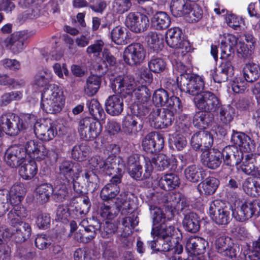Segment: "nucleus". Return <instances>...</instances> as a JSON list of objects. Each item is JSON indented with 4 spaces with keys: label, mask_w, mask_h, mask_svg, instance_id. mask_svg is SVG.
Here are the masks:
<instances>
[{
    "label": "nucleus",
    "mask_w": 260,
    "mask_h": 260,
    "mask_svg": "<svg viewBox=\"0 0 260 260\" xmlns=\"http://www.w3.org/2000/svg\"><path fill=\"white\" fill-rule=\"evenodd\" d=\"M110 87L114 92L128 98L131 104H136L138 108L147 103L150 97L149 90L140 82H111Z\"/></svg>",
    "instance_id": "nucleus-1"
},
{
    "label": "nucleus",
    "mask_w": 260,
    "mask_h": 260,
    "mask_svg": "<svg viewBox=\"0 0 260 260\" xmlns=\"http://www.w3.org/2000/svg\"><path fill=\"white\" fill-rule=\"evenodd\" d=\"M45 83L42 93L41 108L46 113H57L64 103L63 92L54 84Z\"/></svg>",
    "instance_id": "nucleus-2"
},
{
    "label": "nucleus",
    "mask_w": 260,
    "mask_h": 260,
    "mask_svg": "<svg viewBox=\"0 0 260 260\" xmlns=\"http://www.w3.org/2000/svg\"><path fill=\"white\" fill-rule=\"evenodd\" d=\"M170 10L174 16H185L189 23L198 22L203 17L202 8L197 4L192 6L189 0H171Z\"/></svg>",
    "instance_id": "nucleus-3"
},
{
    "label": "nucleus",
    "mask_w": 260,
    "mask_h": 260,
    "mask_svg": "<svg viewBox=\"0 0 260 260\" xmlns=\"http://www.w3.org/2000/svg\"><path fill=\"white\" fill-rule=\"evenodd\" d=\"M139 158L137 154L133 155L128 157L126 167L128 173L132 178L137 180L148 178L151 176L153 169L150 158L148 157H144V172L140 165Z\"/></svg>",
    "instance_id": "nucleus-4"
},
{
    "label": "nucleus",
    "mask_w": 260,
    "mask_h": 260,
    "mask_svg": "<svg viewBox=\"0 0 260 260\" xmlns=\"http://www.w3.org/2000/svg\"><path fill=\"white\" fill-rule=\"evenodd\" d=\"M239 206L232 211V216L237 220L243 222L250 218L253 215H260V200L252 202H239Z\"/></svg>",
    "instance_id": "nucleus-5"
},
{
    "label": "nucleus",
    "mask_w": 260,
    "mask_h": 260,
    "mask_svg": "<svg viewBox=\"0 0 260 260\" xmlns=\"http://www.w3.org/2000/svg\"><path fill=\"white\" fill-rule=\"evenodd\" d=\"M193 100L198 109L207 112H216L221 104L219 98L209 91L201 92L194 96Z\"/></svg>",
    "instance_id": "nucleus-6"
},
{
    "label": "nucleus",
    "mask_w": 260,
    "mask_h": 260,
    "mask_svg": "<svg viewBox=\"0 0 260 260\" xmlns=\"http://www.w3.org/2000/svg\"><path fill=\"white\" fill-rule=\"evenodd\" d=\"M126 166L122 164V160L118 161L117 174L111 178L110 182L106 184L101 190L100 197L104 201H109L114 199L119 193L120 188L118 184L121 182L122 174Z\"/></svg>",
    "instance_id": "nucleus-7"
},
{
    "label": "nucleus",
    "mask_w": 260,
    "mask_h": 260,
    "mask_svg": "<svg viewBox=\"0 0 260 260\" xmlns=\"http://www.w3.org/2000/svg\"><path fill=\"white\" fill-rule=\"evenodd\" d=\"M78 131L82 139L89 141L98 137L102 131V126L96 119L85 117L79 122Z\"/></svg>",
    "instance_id": "nucleus-8"
},
{
    "label": "nucleus",
    "mask_w": 260,
    "mask_h": 260,
    "mask_svg": "<svg viewBox=\"0 0 260 260\" xmlns=\"http://www.w3.org/2000/svg\"><path fill=\"white\" fill-rule=\"evenodd\" d=\"M211 218L217 224L225 225L231 221V213L224 202L215 200L212 202L209 209Z\"/></svg>",
    "instance_id": "nucleus-9"
},
{
    "label": "nucleus",
    "mask_w": 260,
    "mask_h": 260,
    "mask_svg": "<svg viewBox=\"0 0 260 260\" xmlns=\"http://www.w3.org/2000/svg\"><path fill=\"white\" fill-rule=\"evenodd\" d=\"M25 193L24 185L19 183L14 184L9 191L0 189V202L2 204L8 203L9 206H17L23 200Z\"/></svg>",
    "instance_id": "nucleus-10"
},
{
    "label": "nucleus",
    "mask_w": 260,
    "mask_h": 260,
    "mask_svg": "<svg viewBox=\"0 0 260 260\" xmlns=\"http://www.w3.org/2000/svg\"><path fill=\"white\" fill-rule=\"evenodd\" d=\"M88 167L92 170H97L109 176L117 173L118 168L115 158L109 157L103 160L97 155L92 156L88 160Z\"/></svg>",
    "instance_id": "nucleus-11"
},
{
    "label": "nucleus",
    "mask_w": 260,
    "mask_h": 260,
    "mask_svg": "<svg viewBox=\"0 0 260 260\" xmlns=\"http://www.w3.org/2000/svg\"><path fill=\"white\" fill-rule=\"evenodd\" d=\"M126 194H120L115 202L116 206H109L103 204L100 207V215L104 219L112 220L117 215L118 212L121 210H127L130 209V205L127 201Z\"/></svg>",
    "instance_id": "nucleus-12"
},
{
    "label": "nucleus",
    "mask_w": 260,
    "mask_h": 260,
    "mask_svg": "<svg viewBox=\"0 0 260 260\" xmlns=\"http://www.w3.org/2000/svg\"><path fill=\"white\" fill-rule=\"evenodd\" d=\"M22 128V125L20 123V118L16 114L8 112L1 116L0 136L2 132L10 136L16 135Z\"/></svg>",
    "instance_id": "nucleus-13"
},
{
    "label": "nucleus",
    "mask_w": 260,
    "mask_h": 260,
    "mask_svg": "<svg viewBox=\"0 0 260 260\" xmlns=\"http://www.w3.org/2000/svg\"><path fill=\"white\" fill-rule=\"evenodd\" d=\"M152 101L156 106H166L168 108H173L176 112L182 111V105L179 99L174 96L169 98L168 93L163 89L155 91Z\"/></svg>",
    "instance_id": "nucleus-14"
},
{
    "label": "nucleus",
    "mask_w": 260,
    "mask_h": 260,
    "mask_svg": "<svg viewBox=\"0 0 260 260\" xmlns=\"http://www.w3.org/2000/svg\"><path fill=\"white\" fill-rule=\"evenodd\" d=\"M126 26L132 31L141 33L146 31L149 26L148 16L138 12H131L125 19Z\"/></svg>",
    "instance_id": "nucleus-15"
},
{
    "label": "nucleus",
    "mask_w": 260,
    "mask_h": 260,
    "mask_svg": "<svg viewBox=\"0 0 260 260\" xmlns=\"http://www.w3.org/2000/svg\"><path fill=\"white\" fill-rule=\"evenodd\" d=\"M214 246L218 252L222 256L236 260L238 250L233 240L229 237L220 236L217 237Z\"/></svg>",
    "instance_id": "nucleus-16"
},
{
    "label": "nucleus",
    "mask_w": 260,
    "mask_h": 260,
    "mask_svg": "<svg viewBox=\"0 0 260 260\" xmlns=\"http://www.w3.org/2000/svg\"><path fill=\"white\" fill-rule=\"evenodd\" d=\"M34 34L25 30L15 32L5 40L6 47L14 54H18L24 49L25 41Z\"/></svg>",
    "instance_id": "nucleus-17"
},
{
    "label": "nucleus",
    "mask_w": 260,
    "mask_h": 260,
    "mask_svg": "<svg viewBox=\"0 0 260 260\" xmlns=\"http://www.w3.org/2000/svg\"><path fill=\"white\" fill-rule=\"evenodd\" d=\"M36 136L43 141L52 140L57 135V131L50 119H41L34 124Z\"/></svg>",
    "instance_id": "nucleus-18"
},
{
    "label": "nucleus",
    "mask_w": 260,
    "mask_h": 260,
    "mask_svg": "<svg viewBox=\"0 0 260 260\" xmlns=\"http://www.w3.org/2000/svg\"><path fill=\"white\" fill-rule=\"evenodd\" d=\"M146 56L143 46L139 43L129 45L123 52L124 61L129 65H137L142 63Z\"/></svg>",
    "instance_id": "nucleus-19"
},
{
    "label": "nucleus",
    "mask_w": 260,
    "mask_h": 260,
    "mask_svg": "<svg viewBox=\"0 0 260 260\" xmlns=\"http://www.w3.org/2000/svg\"><path fill=\"white\" fill-rule=\"evenodd\" d=\"M59 174L66 179L72 180L73 188L75 190L76 181L78 179L81 167L78 163H74L70 160L62 161L59 166Z\"/></svg>",
    "instance_id": "nucleus-20"
},
{
    "label": "nucleus",
    "mask_w": 260,
    "mask_h": 260,
    "mask_svg": "<svg viewBox=\"0 0 260 260\" xmlns=\"http://www.w3.org/2000/svg\"><path fill=\"white\" fill-rule=\"evenodd\" d=\"M5 158L8 165L12 168H17L26 161V153L21 146H12L6 151Z\"/></svg>",
    "instance_id": "nucleus-21"
},
{
    "label": "nucleus",
    "mask_w": 260,
    "mask_h": 260,
    "mask_svg": "<svg viewBox=\"0 0 260 260\" xmlns=\"http://www.w3.org/2000/svg\"><path fill=\"white\" fill-rule=\"evenodd\" d=\"M240 39L238 38L237 53L244 58L249 59L254 48V38L251 33L246 32L240 36Z\"/></svg>",
    "instance_id": "nucleus-22"
},
{
    "label": "nucleus",
    "mask_w": 260,
    "mask_h": 260,
    "mask_svg": "<svg viewBox=\"0 0 260 260\" xmlns=\"http://www.w3.org/2000/svg\"><path fill=\"white\" fill-rule=\"evenodd\" d=\"M24 151L30 158L37 161L44 159L48 155V150L44 145L35 140L27 141L24 144Z\"/></svg>",
    "instance_id": "nucleus-23"
},
{
    "label": "nucleus",
    "mask_w": 260,
    "mask_h": 260,
    "mask_svg": "<svg viewBox=\"0 0 260 260\" xmlns=\"http://www.w3.org/2000/svg\"><path fill=\"white\" fill-rule=\"evenodd\" d=\"M164 145V138L160 134L155 132L149 133L144 137L142 142L143 149L150 153L161 150Z\"/></svg>",
    "instance_id": "nucleus-24"
},
{
    "label": "nucleus",
    "mask_w": 260,
    "mask_h": 260,
    "mask_svg": "<svg viewBox=\"0 0 260 260\" xmlns=\"http://www.w3.org/2000/svg\"><path fill=\"white\" fill-rule=\"evenodd\" d=\"M208 245V243L204 239L198 237H190L187 241L186 249L194 256L188 260H193L195 257L203 256L205 260V256L202 255L205 252L206 248Z\"/></svg>",
    "instance_id": "nucleus-25"
},
{
    "label": "nucleus",
    "mask_w": 260,
    "mask_h": 260,
    "mask_svg": "<svg viewBox=\"0 0 260 260\" xmlns=\"http://www.w3.org/2000/svg\"><path fill=\"white\" fill-rule=\"evenodd\" d=\"M231 142L240 147L239 150L244 152L252 153L255 149L254 141L243 133L236 132L232 135Z\"/></svg>",
    "instance_id": "nucleus-26"
},
{
    "label": "nucleus",
    "mask_w": 260,
    "mask_h": 260,
    "mask_svg": "<svg viewBox=\"0 0 260 260\" xmlns=\"http://www.w3.org/2000/svg\"><path fill=\"white\" fill-rule=\"evenodd\" d=\"M224 163L227 166H236L241 162L244 154L239 149L234 146H226L221 152Z\"/></svg>",
    "instance_id": "nucleus-27"
},
{
    "label": "nucleus",
    "mask_w": 260,
    "mask_h": 260,
    "mask_svg": "<svg viewBox=\"0 0 260 260\" xmlns=\"http://www.w3.org/2000/svg\"><path fill=\"white\" fill-rule=\"evenodd\" d=\"M203 164L211 169H216L221 162V152L216 149H211L203 152L201 156Z\"/></svg>",
    "instance_id": "nucleus-28"
},
{
    "label": "nucleus",
    "mask_w": 260,
    "mask_h": 260,
    "mask_svg": "<svg viewBox=\"0 0 260 260\" xmlns=\"http://www.w3.org/2000/svg\"><path fill=\"white\" fill-rule=\"evenodd\" d=\"M236 165L237 169L248 175H256L257 167L254 163L257 160V154L249 153L245 156L244 159Z\"/></svg>",
    "instance_id": "nucleus-29"
},
{
    "label": "nucleus",
    "mask_w": 260,
    "mask_h": 260,
    "mask_svg": "<svg viewBox=\"0 0 260 260\" xmlns=\"http://www.w3.org/2000/svg\"><path fill=\"white\" fill-rule=\"evenodd\" d=\"M186 67L181 62H176L173 64V74L175 76L176 81H203L202 77L194 74H187L186 73Z\"/></svg>",
    "instance_id": "nucleus-30"
},
{
    "label": "nucleus",
    "mask_w": 260,
    "mask_h": 260,
    "mask_svg": "<svg viewBox=\"0 0 260 260\" xmlns=\"http://www.w3.org/2000/svg\"><path fill=\"white\" fill-rule=\"evenodd\" d=\"M238 38L234 35H228L221 41V56L222 59H227L234 52V47L237 51Z\"/></svg>",
    "instance_id": "nucleus-31"
},
{
    "label": "nucleus",
    "mask_w": 260,
    "mask_h": 260,
    "mask_svg": "<svg viewBox=\"0 0 260 260\" xmlns=\"http://www.w3.org/2000/svg\"><path fill=\"white\" fill-rule=\"evenodd\" d=\"M166 40L167 44L171 48H180L183 47L182 32L178 27L171 28L167 31Z\"/></svg>",
    "instance_id": "nucleus-32"
},
{
    "label": "nucleus",
    "mask_w": 260,
    "mask_h": 260,
    "mask_svg": "<svg viewBox=\"0 0 260 260\" xmlns=\"http://www.w3.org/2000/svg\"><path fill=\"white\" fill-rule=\"evenodd\" d=\"M105 106L108 114L112 116L118 115L123 110V99L118 95H110L107 99Z\"/></svg>",
    "instance_id": "nucleus-33"
},
{
    "label": "nucleus",
    "mask_w": 260,
    "mask_h": 260,
    "mask_svg": "<svg viewBox=\"0 0 260 260\" xmlns=\"http://www.w3.org/2000/svg\"><path fill=\"white\" fill-rule=\"evenodd\" d=\"M185 178L189 182L197 183L206 176L204 169L198 165L192 164L184 170Z\"/></svg>",
    "instance_id": "nucleus-34"
},
{
    "label": "nucleus",
    "mask_w": 260,
    "mask_h": 260,
    "mask_svg": "<svg viewBox=\"0 0 260 260\" xmlns=\"http://www.w3.org/2000/svg\"><path fill=\"white\" fill-rule=\"evenodd\" d=\"M175 231V227L167 222L161 223L159 225L152 228L151 234L152 236L155 235L157 239L161 238L165 240L166 238L170 239L173 235Z\"/></svg>",
    "instance_id": "nucleus-35"
},
{
    "label": "nucleus",
    "mask_w": 260,
    "mask_h": 260,
    "mask_svg": "<svg viewBox=\"0 0 260 260\" xmlns=\"http://www.w3.org/2000/svg\"><path fill=\"white\" fill-rule=\"evenodd\" d=\"M151 23L152 26L156 29H165L170 25L171 18L166 12H157L153 16Z\"/></svg>",
    "instance_id": "nucleus-36"
},
{
    "label": "nucleus",
    "mask_w": 260,
    "mask_h": 260,
    "mask_svg": "<svg viewBox=\"0 0 260 260\" xmlns=\"http://www.w3.org/2000/svg\"><path fill=\"white\" fill-rule=\"evenodd\" d=\"M200 219L195 213L190 212L184 215L182 224L185 230L191 233H196L200 229Z\"/></svg>",
    "instance_id": "nucleus-37"
},
{
    "label": "nucleus",
    "mask_w": 260,
    "mask_h": 260,
    "mask_svg": "<svg viewBox=\"0 0 260 260\" xmlns=\"http://www.w3.org/2000/svg\"><path fill=\"white\" fill-rule=\"evenodd\" d=\"M180 184L179 177L175 174H166L160 178L158 185L160 187L166 190L175 189Z\"/></svg>",
    "instance_id": "nucleus-38"
},
{
    "label": "nucleus",
    "mask_w": 260,
    "mask_h": 260,
    "mask_svg": "<svg viewBox=\"0 0 260 260\" xmlns=\"http://www.w3.org/2000/svg\"><path fill=\"white\" fill-rule=\"evenodd\" d=\"M150 210L154 225L160 222H166L168 220H170L174 216L172 211L170 210L166 211L165 213L160 208L156 206H151Z\"/></svg>",
    "instance_id": "nucleus-39"
},
{
    "label": "nucleus",
    "mask_w": 260,
    "mask_h": 260,
    "mask_svg": "<svg viewBox=\"0 0 260 260\" xmlns=\"http://www.w3.org/2000/svg\"><path fill=\"white\" fill-rule=\"evenodd\" d=\"M167 200L171 207L178 211L185 210L189 205L186 198L180 193H170Z\"/></svg>",
    "instance_id": "nucleus-40"
},
{
    "label": "nucleus",
    "mask_w": 260,
    "mask_h": 260,
    "mask_svg": "<svg viewBox=\"0 0 260 260\" xmlns=\"http://www.w3.org/2000/svg\"><path fill=\"white\" fill-rule=\"evenodd\" d=\"M19 169L20 176L24 179L32 178L38 172V167L36 162L33 160L24 161Z\"/></svg>",
    "instance_id": "nucleus-41"
},
{
    "label": "nucleus",
    "mask_w": 260,
    "mask_h": 260,
    "mask_svg": "<svg viewBox=\"0 0 260 260\" xmlns=\"http://www.w3.org/2000/svg\"><path fill=\"white\" fill-rule=\"evenodd\" d=\"M219 185V181L214 177L207 178L198 185V190L201 193L212 194L215 192Z\"/></svg>",
    "instance_id": "nucleus-42"
},
{
    "label": "nucleus",
    "mask_w": 260,
    "mask_h": 260,
    "mask_svg": "<svg viewBox=\"0 0 260 260\" xmlns=\"http://www.w3.org/2000/svg\"><path fill=\"white\" fill-rule=\"evenodd\" d=\"M138 117L131 115L126 116L122 123L123 130L128 134H136L142 128V124L138 121Z\"/></svg>",
    "instance_id": "nucleus-43"
},
{
    "label": "nucleus",
    "mask_w": 260,
    "mask_h": 260,
    "mask_svg": "<svg viewBox=\"0 0 260 260\" xmlns=\"http://www.w3.org/2000/svg\"><path fill=\"white\" fill-rule=\"evenodd\" d=\"M111 37L113 42L120 45L128 43L129 39L126 29L120 26H117L112 30Z\"/></svg>",
    "instance_id": "nucleus-44"
},
{
    "label": "nucleus",
    "mask_w": 260,
    "mask_h": 260,
    "mask_svg": "<svg viewBox=\"0 0 260 260\" xmlns=\"http://www.w3.org/2000/svg\"><path fill=\"white\" fill-rule=\"evenodd\" d=\"M163 109L160 113L159 122L156 124V128H164L171 125L174 120V112L177 113L173 108Z\"/></svg>",
    "instance_id": "nucleus-45"
},
{
    "label": "nucleus",
    "mask_w": 260,
    "mask_h": 260,
    "mask_svg": "<svg viewBox=\"0 0 260 260\" xmlns=\"http://www.w3.org/2000/svg\"><path fill=\"white\" fill-rule=\"evenodd\" d=\"M53 186L49 183H43L37 187L36 190V197L41 203L47 202L53 194Z\"/></svg>",
    "instance_id": "nucleus-46"
},
{
    "label": "nucleus",
    "mask_w": 260,
    "mask_h": 260,
    "mask_svg": "<svg viewBox=\"0 0 260 260\" xmlns=\"http://www.w3.org/2000/svg\"><path fill=\"white\" fill-rule=\"evenodd\" d=\"M219 118L220 122L224 124L230 123L235 115V109L230 105H221L219 108Z\"/></svg>",
    "instance_id": "nucleus-47"
},
{
    "label": "nucleus",
    "mask_w": 260,
    "mask_h": 260,
    "mask_svg": "<svg viewBox=\"0 0 260 260\" xmlns=\"http://www.w3.org/2000/svg\"><path fill=\"white\" fill-rule=\"evenodd\" d=\"M52 197L56 202H63L68 197L69 192L64 183L57 181L53 186Z\"/></svg>",
    "instance_id": "nucleus-48"
},
{
    "label": "nucleus",
    "mask_w": 260,
    "mask_h": 260,
    "mask_svg": "<svg viewBox=\"0 0 260 260\" xmlns=\"http://www.w3.org/2000/svg\"><path fill=\"white\" fill-rule=\"evenodd\" d=\"M86 105L88 108L89 113L93 116V118L100 120L105 119V113L97 100L93 99L91 101H88Z\"/></svg>",
    "instance_id": "nucleus-49"
},
{
    "label": "nucleus",
    "mask_w": 260,
    "mask_h": 260,
    "mask_svg": "<svg viewBox=\"0 0 260 260\" xmlns=\"http://www.w3.org/2000/svg\"><path fill=\"white\" fill-rule=\"evenodd\" d=\"M211 122L210 115L203 112H198L193 116L194 126L201 129L206 128Z\"/></svg>",
    "instance_id": "nucleus-50"
},
{
    "label": "nucleus",
    "mask_w": 260,
    "mask_h": 260,
    "mask_svg": "<svg viewBox=\"0 0 260 260\" xmlns=\"http://www.w3.org/2000/svg\"><path fill=\"white\" fill-rule=\"evenodd\" d=\"M148 67L151 72L160 73L163 72L166 67L165 60L161 57L153 56L148 62Z\"/></svg>",
    "instance_id": "nucleus-51"
},
{
    "label": "nucleus",
    "mask_w": 260,
    "mask_h": 260,
    "mask_svg": "<svg viewBox=\"0 0 260 260\" xmlns=\"http://www.w3.org/2000/svg\"><path fill=\"white\" fill-rule=\"evenodd\" d=\"M41 6L31 7L20 14L18 19L20 22H23L27 20L36 19L40 15V9Z\"/></svg>",
    "instance_id": "nucleus-52"
},
{
    "label": "nucleus",
    "mask_w": 260,
    "mask_h": 260,
    "mask_svg": "<svg viewBox=\"0 0 260 260\" xmlns=\"http://www.w3.org/2000/svg\"><path fill=\"white\" fill-rule=\"evenodd\" d=\"M90 148L85 144L75 146L72 151V155L74 159L77 161H83L88 155Z\"/></svg>",
    "instance_id": "nucleus-53"
},
{
    "label": "nucleus",
    "mask_w": 260,
    "mask_h": 260,
    "mask_svg": "<svg viewBox=\"0 0 260 260\" xmlns=\"http://www.w3.org/2000/svg\"><path fill=\"white\" fill-rule=\"evenodd\" d=\"M183 248L181 245L177 244L175 241L172 242V238H166L162 244V250L170 251L172 254H179L182 251Z\"/></svg>",
    "instance_id": "nucleus-54"
},
{
    "label": "nucleus",
    "mask_w": 260,
    "mask_h": 260,
    "mask_svg": "<svg viewBox=\"0 0 260 260\" xmlns=\"http://www.w3.org/2000/svg\"><path fill=\"white\" fill-rule=\"evenodd\" d=\"M152 165L158 171H164L169 167L168 157L164 154H159L156 157L150 159Z\"/></svg>",
    "instance_id": "nucleus-55"
},
{
    "label": "nucleus",
    "mask_w": 260,
    "mask_h": 260,
    "mask_svg": "<svg viewBox=\"0 0 260 260\" xmlns=\"http://www.w3.org/2000/svg\"><path fill=\"white\" fill-rule=\"evenodd\" d=\"M23 225H18L16 229L15 234L18 238L20 241H24L31 235V228L29 224L26 222H23Z\"/></svg>",
    "instance_id": "nucleus-56"
},
{
    "label": "nucleus",
    "mask_w": 260,
    "mask_h": 260,
    "mask_svg": "<svg viewBox=\"0 0 260 260\" xmlns=\"http://www.w3.org/2000/svg\"><path fill=\"white\" fill-rule=\"evenodd\" d=\"M225 20L229 26L236 30H240L241 24L244 23V20L241 17L234 14H228Z\"/></svg>",
    "instance_id": "nucleus-57"
},
{
    "label": "nucleus",
    "mask_w": 260,
    "mask_h": 260,
    "mask_svg": "<svg viewBox=\"0 0 260 260\" xmlns=\"http://www.w3.org/2000/svg\"><path fill=\"white\" fill-rule=\"evenodd\" d=\"M100 230L101 231V235L104 238H108L112 234H114L117 230V224L106 221L104 224L103 228L101 225H99Z\"/></svg>",
    "instance_id": "nucleus-58"
},
{
    "label": "nucleus",
    "mask_w": 260,
    "mask_h": 260,
    "mask_svg": "<svg viewBox=\"0 0 260 260\" xmlns=\"http://www.w3.org/2000/svg\"><path fill=\"white\" fill-rule=\"evenodd\" d=\"M132 6L130 0H119L113 3V8L118 13L122 14L129 10Z\"/></svg>",
    "instance_id": "nucleus-59"
},
{
    "label": "nucleus",
    "mask_w": 260,
    "mask_h": 260,
    "mask_svg": "<svg viewBox=\"0 0 260 260\" xmlns=\"http://www.w3.org/2000/svg\"><path fill=\"white\" fill-rule=\"evenodd\" d=\"M82 179L84 183L87 187L92 186L94 183H96L98 180L97 175L93 172V170L87 171L85 170L82 175Z\"/></svg>",
    "instance_id": "nucleus-60"
},
{
    "label": "nucleus",
    "mask_w": 260,
    "mask_h": 260,
    "mask_svg": "<svg viewBox=\"0 0 260 260\" xmlns=\"http://www.w3.org/2000/svg\"><path fill=\"white\" fill-rule=\"evenodd\" d=\"M204 82H187L186 88L187 92L193 95L196 96L197 95L200 94L204 89Z\"/></svg>",
    "instance_id": "nucleus-61"
},
{
    "label": "nucleus",
    "mask_w": 260,
    "mask_h": 260,
    "mask_svg": "<svg viewBox=\"0 0 260 260\" xmlns=\"http://www.w3.org/2000/svg\"><path fill=\"white\" fill-rule=\"evenodd\" d=\"M172 143L178 150L183 149L187 144L185 137L182 134L176 133L173 135Z\"/></svg>",
    "instance_id": "nucleus-62"
},
{
    "label": "nucleus",
    "mask_w": 260,
    "mask_h": 260,
    "mask_svg": "<svg viewBox=\"0 0 260 260\" xmlns=\"http://www.w3.org/2000/svg\"><path fill=\"white\" fill-rule=\"evenodd\" d=\"M51 244V239L45 235H38L35 240L36 247L41 250L46 249Z\"/></svg>",
    "instance_id": "nucleus-63"
},
{
    "label": "nucleus",
    "mask_w": 260,
    "mask_h": 260,
    "mask_svg": "<svg viewBox=\"0 0 260 260\" xmlns=\"http://www.w3.org/2000/svg\"><path fill=\"white\" fill-rule=\"evenodd\" d=\"M104 42L102 40H97L94 44L88 46L86 48V52L88 54H93L95 56H98L103 49Z\"/></svg>",
    "instance_id": "nucleus-64"
}]
</instances>
